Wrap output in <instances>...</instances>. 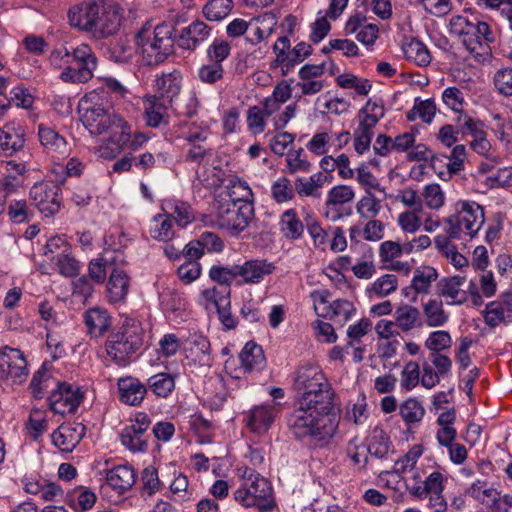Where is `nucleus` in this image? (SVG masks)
<instances>
[{"label": "nucleus", "mask_w": 512, "mask_h": 512, "mask_svg": "<svg viewBox=\"0 0 512 512\" xmlns=\"http://www.w3.org/2000/svg\"><path fill=\"white\" fill-rule=\"evenodd\" d=\"M424 414V407L414 398H409L400 405V415L408 424L420 422Z\"/></svg>", "instance_id": "nucleus-53"}, {"label": "nucleus", "mask_w": 512, "mask_h": 512, "mask_svg": "<svg viewBox=\"0 0 512 512\" xmlns=\"http://www.w3.org/2000/svg\"><path fill=\"white\" fill-rule=\"evenodd\" d=\"M385 115L382 101L368 100L366 105L358 112L359 125L354 130V149L358 154H363L370 149L373 129Z\"/></svg>", "instance_id": "nucleus-10"}, {"label": "nucleus", "mask_w": 512, "mask_h": 512, "mask_svg": "<svg viewBox=\"0 0 512 512\" xmlns=\"http://www.w3.org/2000/svg\"><path fill=\"white\" fill-rule=\"evenodd\" d=\"M451 344V336L444 330H438L430 333L425 341V347L431 350L432 353H439L441 350L449 348Z\"/></svg>", "instance_id": "nucleus-61"}, {"label": "nucleus", "mask_w": 512, "mask_h": 512, "mask_svg": "<svg viewBox=\"0 0 512 512\" xmlns=\"http://www.w3.org/2000/svg\"><path fill=\"white\" fill-rule=\"evenodd\" d=\"M466 494L488 508H498L500 492L486 481L477 480L467 489Z\"/></svg>", "instance_id": "nucleus-30"}, {"label": "nucleus", "mask_w": 512, "mask_h": 512, "mask_svg": "<svg viewBox=\"0 0 512 512\" xmlns=\"http://www.w3.org/2000/svg\"><path fill=\"white\" fill-rule=\"evenodd\" d=\"M83 395L79 388H73L65 382L58 383L49 398V408L56 414L74 413L82 401Z\"/></svg>", "instance_id": "nucleus-13"}, {"label": "nucleus", "mask_w": 512, "mask_h": 512, "mask_svg": "<svg viewBox=\"0 0 512 512\" xmlns=\"http://www.w3.org/2000/svg\"><path fill=\"white\" fill-rule=\"evenodd\" d=\"M438 278L437 270L431 266H422L414 271L411 287L417 294H427L431 284Z\"/></svg>", "instance_id": "nucleus-41"}, {"label": "nucleus", "mask_w": 512, "mask_h": 512, "mask_svg": "<svg viewBox=\"0 0 512 512\" xmlns=\"http://www.w3.org/2000/svg\"><path fill=\"white\" fill-rule=\"evenodd\" d=\"M27 375V361L20 350L5 347L0 351V379L20 384Z\"/></svg>", "instance_id": "nucleus-12"}, {"label": "nucleus", "mask_w": 512, "mask_h": 512, "mask_svg": "<svg viewBox=\"0 0 512 512\" xmlns=\"http://www.w3.org/2000/svg\"><path fill=\"white\" fill-rule=\"evenodd\" d=\"M391 442L387 433L381 428H374L368 439L366 451L377 459H384L388 456Z\"/></svg>", "instance_id": "nucleus-40"}, {"label": "nucleus", "mask_w": 512, "mask_h": 512, "mask_svg": "<svg viewBox=\"0 0 512 512\" xmlns=\"http://www.w3.org/2000/svg\"><path fill=\"white\" fill-rule=\"evenodd\" d=\"M238 284H258L265 276L272 274L275 265L265 259H252L243 264H237Z\"/></svg>", "instance_id": "nucleus-19"}, {"label": "nucleus", "mask_w": 512, "mask_h": 512, "mask_svg": "<svg viewBox=\"0 0 512 512\" xmlns=\"http://www.w3.org/2000/svg\"><path fill=\"white\" fill-rule=\"evenodd\" d=\"M378 26L367 23L366 17L357 12L347 20L344 32L346 35H356V39L364 45H372L378 38Z\"/></svg>", "instance_id": "nucleus-22"}, {"label": "nucleus", "mask_w": 512, "mask_h": 512, "mask_svg": "<svg viewBox=\"0 0 512 512\" xmlns=\"http://www.w3.org/2000/svg\"><path fill=\"white\" fill-rule=\"evenodd\" d=\"M121 24L119 8L115 5H106L103 1L100 13L95 17L91 33L95 38H106L114 34Z\"/></svg>", "instance_id": "nucleus-17"}, {"label": "nucleus", "mask_w": 512, "mask_h": 512, "mask_svg": "<svg viewBox=\"0 0 512 512\" xmlns=\"http://www.w3.org/2000/svg\"><path fill=\"white\" fill-rule=\"evenodd\" d=\"M285 162L290 174L307 173L311 168V163L307 160L303 148L287 152Z\"/></svg>", "instance_id": "nucleus-48"}, {"label": "nucleus", "mask_w": 512, "mask_h": 512, "mask_svg": "<svg viewBox=\"0 0 512 512\" xmlns=\"http://www.w3.org/2000/svg\"><path fill=\"white\" fill-rule=\"evenodd\" d=\"M449 33L459 38L478 61L491 58V44L494 43L495 36L486 22L476 17L456 15L450 19Z\"/></svg>", "instance_id": "nucleus-4"}, {"label": "nucleus", "mask_w": 512, "mask_h": 512, "mask_svg": "<svg viewBox=\"0 0 512 512\" xmlns=\"http://www.w3.org/2000/svg\"><path fill=\"white\" fill-rule=\"evenodd\" d=\"M356 209L362 218L373 219L381 210L380 200L367 190L366 194L358 201Z\"/></svg>", "instance_id": "nucleus-51"}, {"label": "nucleus", "mask_w": 512, "mask_h": 512, "mask_svg": "<svg viewBox=\"0 0 512 512\" xmlns=\"http://www.w3.org/2000/svg\"><path fill=\"white\" fill-rule=\"evenodd\" d=\"M38 137L41 145L51 157L60 160L69 153V146L65 138L53 128L44 124L38 125Z\"/></svg>", "instance_id": "nucleus-23"}, {"label": "nucleus", "mask_w": 512, "mask_h": 512, "mask_svg": "<svg viewBox=\"0 0 512 512\" xmlns=\"http://www.w3.org/2000/svg\"><path fill=\"white\" fill-rule=\"evenodd\" d=\"M230 297V288H216L213 287L211 289H205L200 293L199 303L204 306L206 310H210L212 308L217 309L220 306V301L223 298Z\"/></svg>", "instance_id": "nucleus-52"}, {"label": "nucleus", "mask_w": 512, "mask_h": 512, "mask_svg": "<svg viewBox=\"0 0 512 512\" xmlns=\"http://www.w3.org/2000/svg\"><path fill=\"white\" fill-rule=\"evenodd\" d=\"M280 232L289 241L302 238L305 226L294 209H288L282 213L279 220Z\"/></svg>", "instance_id": "nucleus-34"}, {"label": "nucleus", "mask_w": 512, "mask_h": 512, "mask_svg": "<svg viewBox=\"0 0 512 512\" xmlns=\"http://www.w3.org/2000/svg\"><path fill=\"white\" fill-rule=\"evenodd\" d=\"M355 311L353 304L344 299H338L329 304V307H323L322 311H319L318 306H315V312L318 316L329 318L334 321L345 323L349 320Z\"/></svg>", "instance_id": "nucleus-39"}, {"label": "nucleus", "mask_w": 512, "mask_h": 512, "mask_svg": "<svg viewBox=\"0 0 512 512\" xmlns=\"http://www.w3.org/2000/svg\"><path fill=\"white\" fill-rule=\"evenodd\" d=\"M423 312L426 318V324L429 327L442 326L449 318L448 313L443 309L442 301L438 299H430L424 304Z\"/></svg>", "instance_id": "nucleus-43"}, {"label": "nucleus", "mask_w": 512, "mask_h": 512, "mask_svg": "<svg viewBox=\"0 0 512 512\" xmlns=\"http://www.w3.org/2000/svg\"><path fill=\"white\" fill-rule=\"evenodd\" d=\"M237 270V264L232 266L213 265L209 270V277L213 281L229 288L228 286L233 281H235L238 284L239 278Z\"/></svg>", "instance_id": "nucleus-50"}, {"label": "nucleus", "mask_w": 512, "mask_h": 512, "mask_svg": "<svg viewBox=\"0 0 512 512\" xmlns=\"http://www.w3.org/2000/svg\"><path fill=\"white\" fill-rule=\"evenodd\" d=\"M210 33V26L201 20H195L182 30L178 45L183 49L194 50L209 38Z\"/></svg>", "instance_id": "nucleus-26"}, {"label": "nucleus", "mask_w": 512, "mask_h": 512, "mask_svg": "<svg viewBox=\"0 0 512 512\" xmlns=\"http://www.w3.org/2000/svg\"><path fill=\"white\" fill-rule=\"evenodd\" d=\"M354 197L355 193L350 186L338 185L328 192L326 206L343 205L351 202Z\"/></svg>", "instance_id": "nucleus-57"}, {"label": "nucleus", "mask_w": 512, "mask_h": 512, "mask_svg": "<svg viewBox=\"0 0 512 512\" xmlns=\"http://www.w3.org/2000/svg\"><path fill=\"white\" fill-rule=\"evenodd\" d=\"M120 440L122 445L132 452H143L147 449V438L145 435L130 433L123 429L120 434Z\"/></svg>", "instance_id": "nucleus-64"}, {"label": "nucleus", "mask_w": 512, "mask_h": 512, "mask_svg": "<svg viewBox=\"0 0 512 512\" xmlns=\"http://www.w3.org/2000/svg\"><path fill=\"white\" fill-rule=\"evenodd\" d=\"M294 386L300 394L298 403L308 408L335 411V393L318 366L304 365L298 368Z\"/></svg>", "instance_id": "nucleus-2"}, {"label": "nucleus", "mask_w": 512, "mask_h": 512, "mask_svg": "<svg viewBox=\"0 0 512 512\" xmlns=\"http://www.w3.org/2000/svg\"><path fill=\"white\" fill-rule=\"evenodd\" d=\"M96 495L85 488H78L69 496L70 505L76 510L86 511L91 509L96 502Z\"/></svg>", "instance_id": "nucleus-55"}, {"label": "nucleus", "mask_w": 512, "mask_h": 512, "mask_svg": "<svg viewBox=\"0 0 512 512\" xmlns=\"http://www.w3.org/2000/svg\"><path fill=\"white\" fill-rule=\"evenodd\" d=\"M154 87L160 99L166 100L169 103L179 95L182 88V75L178 70L170 72H163L160 76L156 77Z\"/></svg>", "instance_id": "nucleus-25"}, {"label": "nucleus", "mask_w": 512, "mask_h": 512, "mask_svg": "<svg viewBox=\"0 0 512 512\" xmlns=\"http://www.w3.org/2000/svg\"><path fill=\"white\" fill-rule=\"evenodd\" d=\"M484 321L491 328L500 323H512V292H504L484 310Z\"/></svg>", "instance_id": "nucleus-18"}, {"label": "nucleus", "mask_w": 512, "mask_h": 512, "mask_svg": "<svg viewBox=\"0 0 512 512\" xmlns=\"http://www.w3.org/2000/svg\"><path fill=\"white\" fill-rule=\"evenodd\" d=\"M136 53V48L127 37H120L108 48L109 58L116 63L129 62Z\"/></svg>", "instance_id": "nucleus-42"}, {"label": "nucleus", "mask_w": 512, "mask_h": 512, "mask_svg": "<svg viewBox=\"0 0 512 512\" xmlns=\"http://www.w3.org/2000/svg\"><path fill=\"white\" fill-rule=\"evenodd\" d=\"M287 425L296 438L311 437L315 440L331 438L338 426L335 411H322L310 405H300L287 419Z\"/></svg>", "instance_id": "nucleus-3"}, {"label": "nucleus", "mask_w": 512, "mask_h": 512, "mask_svg": "<svg viewBox=\"0 0 512 512\" xmlns=\"http://www.w3.org/2000/svg\"><path fill=\"white\" fill-rule=\"evenodd\" d=\"M50 63L56 67H64L59 78L66 83H86L93 78L97 68V58L92 48L82 43L76 47H61L50 54Z\"/></svg>", "instance_id": "nucleus-1"}, {"label": "nucleus", "mask_w": 512, "mask_h": 512, "mask_svg": "<svg viewBox=\"0 0 512 512\" xmlns=\"http://www.w3.org/2000/svg\"><path fill=\"white\" fill-rule=\"evenodd\" d=\"M234 499L245 508H257L261 512L274 508L273 490L269 481L254 471L243 476V484L234 492Z\"/></svg>", "instance_id": "nucleus-8"}, {"label": "nucleus", "mask_w": 512, "mask_h": 512, "mask_svg": "<svg viewBox=\"0 0 512 512\" xmlns=\"http://www.w3.org/2000/svg\"><path fill=\"white\" fill-rule=\"evenodd\" d=\"M144 329L140 322L126 318L121 327L111 333L105 343L107 355L118 365L125 366L143 345Z\"/></svg>", "instance_id": "nucleus-6"}, {"label": "nucleus", "mask_w": 512, "mask_h": 512, "mask_svg": "<svg viewBox=\"0 0 512 512\" xmlns=\"http://www.w3.org/2000/svg\"><path fill=\"white\" fill-rule=\"evenodd\" d=\"M165 100L160 99L157 95H149L144 99V115L146 124L149 127L157 128L162 123H166L167 107Z\"/></svg>", "instance_id": "nucleus-32"}, {"label": "nucleus", "mask_w": 512, "mask_h": 512, "mask_svg": "<svg viewBox=\"0 0 512 512\" xmlns=\"http://www.w3.org/2000/svg\"><path fill=\"white\" fill-rule=\"evenodd\" d=\"M444 477L442 473L434 471L430 473L422 483L407 485L409 493L417 499H424L429 494H441L444 490Z\"/></svg>", "instance_id": "nucleus-31"}, {"label": "nucleus", "mask_w": 512, "mask_h": 512, "mask_svg": "<svg viewBox=\"0 0 512 512\" xmlns=\"http://www.w3.org/2000/svg\"><path fill=\"white\" fill-rule=\"evenodd\" d=\"M26 429L34 440L38 439L48 429L46 412L37 408L32 409L26 423Z\"/></svg>", "instance_id": "nucleus-49"}, {"label": "nucleus", "mask_w": 512, "mask_h": 512, "mask_svg": "<svg viewBox=\"0 0 512 512\" xmlns=\"http://www.w3.org/2000/svg\"><path fill=\"white\" fill-rule=\"evenodd\" d=\"M175 28L169 23L157 25L153 31L144 27L137 34V44L145 65H158L173 53Z\"/></svg>", "instance_id": "nucleus-5"}, {"label": "nucleus", "mask_w": 512, "mask_h": 512, "mask_svg": "<svg viewBox=\"0 0 512 512\" xmlns=\"http://www.w3.org/2000/svg\"><path fill=\"white\" fill-rule=\"evenodd\" d=\"M85 435L81 423H63L52 434V441L63 452H72Z\"/></svg>", "instance_id": "nucleus-20"}, {"label": "nucleus", "mask_w": 512, "mask_h": 512, "mask_svg": "<svg viewBox=\"0 0 512 512\" xmlns=\"http://www.w3.org/2000/svg\"><path fill=\"white\" fill-rule=\"evenodd\" d=\"M187 359L200 366H210V342L201 334H193L189 338Z\"/></svg>", "instance_id": "nucleus-35"}, {"label": "nucleus", "mask_w": 512, "mask_h": 512, "mask_svg": "<svg viewBox=\"0 0 512 512\" xmlns=\"http://www.w3.org/2000/svg\"><path fill=\"white\" fill-rule=\"evenodd\" d=\"M405 57L419 66H427L431 56L427 47L418 40H411L403 47Z\"/></svg>", "instance_id": "nucleus-47"}, {"label": "nucleus", "mask_w": 512, "mask_h": 512, "mask_svg": "<svg viewBox=\"0 0 512 512\" xmlns=\"http://www.w3.org/2000/svg\"><path fill=\"white\" fill-rule=\"evenodd\" d=\"M60 187L54 182H38L30 189V199L45 216H52L60 209Z\"/></svg>", "instance_id": "nucleus-11"}, {"label": "nucleus", "mask_w": 512, "mask_h": 512, "mask_svg": "<svg viewBox=\"0 0 512 512\" xmlns=\"http://www.w3.org/2000/svg\"><path fill=\"white\" fill-rule=\"evenodd\" d=\"M484 222V209L481 205L475 201L460 200L456 203V212L444 219V230L454 239H460L462 234L473 238Z\"/></svg>", "instance_id": "nucleus-7"}, {"label": "nucleus", "mask_w": 512, "mask_h": 512, "mask_svg": "<svg viewBox=\"0 0 512 512\" xmlns=\"http://www.w3.org/2000/svg\"><path fill=\"white\" fill-rule=\"evenodd\" d=\"M101 7H103V0H84L71 6L67 13L69 25L89 33Z\"/></svg>", "instance_id": "nucleus-14"}, {"label": "nucleus", "mask_w": 512, "mask_h": 512, "mask_svg": "<svg viewBox=\"0 0 512 512\" xmlns=\"http://www.w3.org/2000/svg\"><path fill=\"white\" fill-rule=\"evenodd\" d=\"M278 410L276 405H260L250 410L247 418V426L257 434H263L268 431Z\"/></svg>", "instance_id": "nucleus-27"}, {"label": "nucleus", "mask_w": 512, "mask_h": 512, "mask_svg": "<svg viewBox=\"0 0 512 512\" xmlns=\"http://www.w3.org/2000/svg\"><path fill=\"white\" fill-rule=\"evenodd\" d=\"M397 287L398 278L393 274H385L371 283L366 291L370 296L382 298L395 292Z\"/></svg>", "instance_id": "nucleus-44"}, {"label": "nucleus", "mask_w": 512, "mask_h": 512, "mask_svg": "<svg viewBox=\"0 0 512 512\" xmlns=\"http://www.w3.org/2000/svg\"><path fill=\"white\" fill-rule=\"evenodd\" d=\"M107 484L118 494L129 491L136 482V473L129 465H118L106 472Z\"/></svg>", "instance_id": "nucleus-28"}, {"label": "nucleus", "mask_w": 512, "mask_h": 512, "mask_svg": "<svg viewBox=\"0 0 512 512\" xmlns=\"http://www.w3.org/2000/svg\"><path fill=\"white\" fill-rule=\"evenodd\" d=\"M372 322L368 318H362L357 323L350 325L347 329L348 346L360 345L362 338L371 333Z\"/></svg>", "instance_id": "nucleus-54"}, {"label": "nucleus", "mask_w": 512, "mask_h": 512, "mask_svg": "<svg viewBox=\"0 0 512 512\" xmlns=\"http://www.w3.org/2000/svg\"><path fill=\"white\" fill-rule=\"evenodd\" d=\"M84 321L87 331L91 337L100 338L104 336L112 325V318L107 310L94 307L84 314Z\"/></svg>", "instance_id": "nucleus-29"}, {"label": "nucleus", "mask_w": 512, "mask_h": 512, "mask_svg": "<svg viewBox=\"0 0 512 512\" xmlns=\"http://www.w3.org/2000/svg\"><path fill=\"white\" fill-rule=\"evenodd\" d=\"M119 400L130 406H138L147 394V387L138 378L122 377L117 382Z\"/></svg>", "instance_id": "nucleus-24"}, {"label": "nucleus", "mask_w": 512, "mask_h": 512, "mask_svg": "<svg viewBox=\"0 0 512 512\" xmlns=\"http://www.w3.org/2000/svg\"><path fill=\"white\" fill-rule=\"evenodd\" d=\"M26 133L22 125L9 122L0 128V153L11 156L25 146Z\"/></svg>", "instance_id": "nucleus-21"}, {"label": "nucleus", "mask_w": 512, "mask_h": 512, "mask_svg": "<svg viewBox=\"0 0 512 512\" xmlns=\"http://www.w3.org/2000/svg\"><path fill=\"white\" fill-rule=\"evenodd\" d=\"M271 195L277 203H284L292 200L294 197V189L291 182L286 177L276 180L271 187Z\"/></svg>", "instance_id": "nucleus-59"}, {"label": "nucleus", "mask_w": 512, "mask_h": 512, "mask_svg": "<svg viewBox=\"0 0 512 512\" xmlns=\"http://www.w3.org/2000/svg\"><path fill=\"white\" fill-rule=\"evenodd\" d=\"M254 216V207L251 203L237 205L233 203L219 211L218 222L222 228L239 233L245 230Z\"/></svg>", "instance_id": "nucleus-15"}, {"label": "nucleus", "mask_w": 512, "mask_h": 512, "mask_svg": "<svg viewBox=\"0 0 512 512\" xmlns=\"http://www.w3.org/2000/svg\"><path fill=\"white\" fill-rule=\"evenodd\" d=\"M129 289V278L125 271L114 268L107 284L108 299L111 303H118L126 298Z\"/></svg>", "instance_id": "nucleus-37"}, {"label": "nucleus", "mask_w": 512, "mask_h": 512, "mask_svg": "<svg viewBox=\"0 0 512 512\" xmlns=\"http://www.w3.org/2000/svg\"><path fill=\"white\" fill-rule=\"evenodd\" d=\"M154 220L157 222L155 228L151 231V235L158 241H168L173 235V222L169 216H155Z\"/></svg>", "instance_id": "nucleus-62"}, {"label": "nucleus", "mask_w": 512, "mask_h": 512, "mask_svg": "<svg viewBox=\"0 0 512 512\" xmlns=\"http://www.w3.org/2000/svg\"><path fill=\"white\" fill-rule=\"evenodd\" d=\"M141 482L143 495L152 496L160 490L161 483L158 477V472L153 466H148L143 470Z\"/></svg>", "instance_id": "nucleus-60"}, {"label": "nucleus", "mask_w": 512, "mask_h": 512, "mask_svg": "<svg viewBox=\"0 0 512 512\" xmlns=\"http://www.w3.org/2000/svg\"><path fill=\"white\" fill-rule=\"evenodd\" d=\"M239 359L245 372L261 371L266 365L262 347L252 341L245 344Z\"/></svg>", "instance_id": "nucleus-33"}, {"label": "nucleus", "mask_w": 512, "mask_h": 512, "mask_svg": "<svg viewBox=\"0 0 512 512\" xmlns=\"http://www.w3.org/2000/svg\"><path fill=\"white\" fill-rule=\"evenodd\" d=\"M420 378V367L417 362L410 361L405 366L401 373V386L406 390L415 388Z\"/></svg>", "instance_id": "nucleus-63"}, {"label": "nucleus", "mask_w": 512, "mask_h": 512, "mask_svg": "<svg viewBox=\"0 0 512 512\" xmlns=\"http://www.w3.org/2000/svg\"><path fill=\"white\" fill-rule=\"evenodd\" d=\"M232 0H208L203 7V15L209 21H221L233 9Z\"/></svg>", "instance_id": "nucleus-45"}, {"label": "nucleus", "mask_w": 512, "mask_h": 512, "mask_svg": "<svg viewBox=\"0 0 512 512\" xmlns=\"http://www.w3.org/2000/svg\"><path fill=\"white\" fill-rule=\"evenodd\" d=\"M437 294L449 305H461L468 300L466 277L455 275L441 278L437 283Z\"/></svg>", "instance_id": "nucleus-16"}, {"label": "nucleus", "mask_w": 512, "mask_h": 512, "mask_svg": "<svg viewBox=\"0 0 512 512\" xmlns=\"http://www.w3.org/2000/svg\"><path fill=\"white\" fill-rule=\"evenodd\" d=\"M493 84L499 94L512 97V68L497 70L493 76Z\"/></svg>", "instance_id": "nucleus-58"}, {"label": "nucleus", "mask_w": 512, "mask_h": 512, "mask_svg": "<svg viewBox=\"0 0 512 512\" xmlns=\"http://www.w3.org/2000/svg\"><path fill=\"white\" fill-rule=\"evenodd\" d=\"M120 256H122L120 252L111 251L104 253L98 259L91 260L88 266L89 279L96 284H103L107 275V267Z\"/></svg>", "instance_id": "nucleus-38"}, {"label": "nucleus", "mask_w": 512, "mask_h": 512, "mask_svg": "<svg viewBox=\"0 0 512 512\" xmlns=\"http://www.w3.org/2000/svg\"><path fill=\"white\" fill-rule=\"evenodd\" d=\"M394 321L395 325L402 332H409L422 326L420 311L418 308L408 304L396 308L394 311Z\"/></svg>", "instance_id": "nucleus-36"}, {"label": "nucleus", "mask_w": 512, "mask_h": 512, "mask_svg": "<svg viewBox=\"0 0 512 512\" xmlns=\"http://www.w3.org/2000/svg\"><path fill=\"white\" fill-rule=\"evenodd\" d=\"M94 135H109V145L101 146L99 149L100 156L104 158L115 157L123 147V143L130 138V126L127 122L110 111L105 116H102L101 121L97 123L92 122V127L88 129Z\"/></svg>", "instance_id": "nucleus-9"}, {"label": "nucleus", "mask_w": 512, "mask_h": 512, "mask_svg": "<svg viewBox=\"0 0 512 512\" xmlns=\"http://www.w3.org/2000/svg\"><path fill=\"white\" fill-rule=\"evenodd\" d=\"M148 386L157 397L167 398L175 389V379L169 373H158L148 379Z\"/></svg>", "instance_id": "nucleus-46"}, {"label": "nucleus", "mask_w": 512, "mask_h": 512, "mask_svg": "<svg viewBox=\"0 0 512 512\" xmlns=\"http://www.w3.org/2000/svg\"><path fill=\"white\" fill-rule=\"evenodd\" d=\"M423 449L420 445L412 446L409 451L394 464V472L398 474L406 473L411 471L418 459L422 456Z\"/></svg>", "instance_id": "nucleus-56"}]
</instances>
